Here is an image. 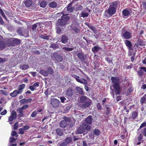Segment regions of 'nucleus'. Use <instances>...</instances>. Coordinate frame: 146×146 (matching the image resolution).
<instances>
[{
    "instance_id": "nucleus-1",
    "label": "nucleus",
    "mask_w": 146,
    "mask_h": 146,
    "mask_svg": "<svg viewBox=\"0 0 146 146\" xmlns=\"http://www.w3.org/2000/svg\"><path fill=\"white\" fill-rule=\"evenodd\" d=\"M111 79L112 83V86L115 89L114 92L115 95L120 94L121 90L120 86L119 78L112 76L111 77Z\"/></svg>"
},
{
    "instance_id": "nucleus-2",
    "label": "nucleus",
    "mask_w": 146,
    "mask_h": 146,
    "mask_svg": "<svg viewBox=\"0 0 146 146\" xmlns=\"http://www.w3.org/2000/svg\"><path fill=\"white\" fill-rule=\"evenodd\" d=\"M70 19L69 16L61 17V18L58 20L57 25L59 26H64L67 24V22Z\"/></svg>"
},
{
    "instance_id": "nucleus-3",
    "label": "nucleus",
    "mask_w": 146,
    "mask_h": 146,
    "mask_svg": "<svg viewBox=\"0 0 146 146\" xmlns=\"http://www.w3.org/2000/svg\"><path fill=\"white\" fill-rule=\"evenodd\" d=\"M21 43L20 40L15 38H12L9 39L8 44L10 46H14L16 45L19 44Z\"/></svg>"
},
{
    "instance_id": "nucleus-4",
    "label": "nucleus",
    "mask_w": 146,
    "mask_h": 146,
    "mask_svg": "<svg viewBox=\"0 0 146 146\" xmlns=\"http://www.w3.org/2000/svg\"><path fill=\"white\" fill-rule=\"evenodd\" d=\"M116 12V10H106L104 13V17H111Z\"/></svg>"
},
{
    "instance_id": "nucleus-5",
    "label": "nucleus",
    "mask_w": 146,
    "mask_h": 146,
    "mask_svg": "<svg viewBox=\"0 0 146 146\" xmlns=\"http://www.w3.org/2000/svg\"><path fill=\"white\" fill-rule=\"evenodd\" d=\"M52 57H53L56 60L59 62H62L63 60L62 56L56 52L53 53Z\"/></svg>"
},
{
    "instance_id": "nucleus-6",
    "label": "nucleus",
    "mask_w": 146,
    "mask_h": 146,
    "mask_svg": "<svg viewBox=\"0 0 146 146\" xmlns=\"http://www.w3.org/2000/svg\"><path fill=\"white\" fill-rule=\"evenodd\" d=\"M131 33L128 31H126L121 35L122 38L125 39H129L132 37Z\"/></svg>"
},
{
    "instance_id": "nucleus-7",
    "label": "nucleus",
    "mask_w": 146,
    "mask_h": 146,
    "mask_svg": "<svg viewBox=\"0 0 146 146\" xmlns=\"http://www.w3.org/2000/svg\"><path fill=\"white\" fill-rule=\"evenodd\" d=\"M59 103L60 101L58 99L55 98H53L51 100V104L54 108L58 107L59 106Z\"/></svg>"
},
{
    "instance_id": "nucleus-8",
    "label": "nucleus",
    "mask_w": 146,
    "mask_h": 146,
    "mask_svg": "<svg viewBox=\"0 0 146 146\" xmlns=\"http://www.w3.org/2000/svg\"><path fill=\"white\" fill-rule=\"evenodd\" d=\"M146 72V67H141L139 68V70L137 71V72L139 77H141L144 74V72Z\"/></svg>"
},
{
    "instance_id": "nucleus-9",
    "label": "nucleus",
    "mask_w": 146,
    "mask_h": 146,
    "mask_svg": "<svg viewBox=\"0 0 146 146\" xmlns=\"http://www.w3.org/2000/svg\"><path fill=\"white\" fill-rule=\"evenodd\" d=\"M119 6V3L117 1H115L111 4L108 9H116L118 8H119L118 7Z\"/></svg>"
},
{
    "instance_id": "nucleus-10",
    "label": "nucleus",
    "mask_w": 146,
    "mask_h": 146,
    "mask_svg": "<svg viewBox=\"0 0 146 146\" xmlns=\"http://www.w3.org/2000/svg\"><path fill=\"white\" fill-rule=\"evenodd\" d=\"M17 118V114L15 110H13L10 116L9 117L8 121L11 122L13 119H15Z\"/></svg>"
},
{
    "instance_id": "nucleus-11",
    "label": "nucleus",
    "mask_w": 146,
    "mask_h": 146,
    "mask_svg": "<svg viewBox=\"0 0 146 146\" xmlns=\"http://www.w3.org/2000/svg\"><path fill=\"white\" fill-rule=\"evenodd\" d=\"M138 112L136 111H134L132 113L131 115L130 116L128 119L131 120H135L138 116Z\"/></svg>"
},
{
    "instance_id": "nucleus-12",
    "label": "nucleus",
    "mask_w": 146,
    "mask_h": 146,
    "mask_svg": "<svg viewBox=\"0 0 146 146\" xmlns=\"http://www.w3.org/2000/svg\"><path fill=\"white\" fill-rule=\"evenodd\" d=\"M70 27L71 30L74 31L73 33L78 34L80 33V29L78 27L74 26L73 24L71 25Z\"/></svg>"
},
{
    "instance_id": "nucleus-13",
    "label": "nucleus",
    "mask_w": 146,
    "mask_h": 146,
    "mask_svg": "<svg viewBox=\"0 0 146 146\" xmlns=\"http://www.w3.org/2000/svg\"><path fill=\"white\" fill-rule=\"evenodd\" d=\"M92 103V101L90 99H88L82 104V107L84 108H89L90 107Z\"/></svg>"
},
{
    "instance_id": "nucleus-14",
    "label": "nucleus",
    "mask_w": 146,
    "mask_h": 146,
    "mask_svg": "<svg viewBox=\"0 0 146 146\" xmlns=\"http://www.w3.org/2000/svg\"><path fill=\"white\" fill-rule=\"evenodd\" d=\"M90 125L84 122L82 124V127L84 130H85L88 131L90 130L91 129Z\"/></svg>"
},
{
    "instance_id": "nucleus-15",
    "label": "nucleus",
    "mask_w": 146,
    "mask_h": 146,
    "mask_svg": "<svg viewBox=\"0 0 146 146\" xmlns=\"http://www.w3.org/2000/svg\"><path fill=\"white\" fill-rule=\"evenodd\" d=\"M124 43L128 48L129 50H133V48L132 47V43L130 41L128 40H125L124 41Z\"/></svg>"
},
{
    "instance_id": "nucleus-16",
    "label": "nucleus",
    "mask_w": 146,
    "mask_h": 146,
    "mask_svg": "<svg viewBox=\"0 0 146 146\" xmlns=\"http://www.w3.org/2000/svg\"><path fill=\"white\" fill-rule=\"evenodd\" d=\"M93 119L91 115H89L85 119V122L91 125L92 123Z\"/></svg>"
},
{
    "instance_id": "nucleus-17",
    "label": "nucleus",
    "mask_w": 146,
    "mask_h": 146,
    "mask_svg": "<svg viewBox=\"0 0 146 146\" xmlns=\"http://www.w3.org/2000/svg\"><path fill=\"white\" fill-rule=\"evenodd\" d=\"M39 84L38 82H35L32 86H30L29 87V89L31 91H33L36 90V88L39 86Z\"/></svg>"
},
{
    "instance_id": "nucleus-18",
    "label": "nucleus",
    "mask_w": 146,
    "mask_h": 146,
    "mask_svg": "<svg viewBox=\"0 0 146 146\" xmlns=\"http://www.w3.org/2000/svg\"><path fill=\"white\" fill-rule=\"evenodd\" d=\"M73 94V91L71 88H68L66 92V95L68 97L72 96Z\"/></svg>"
},
{
    "instance_id": "nucleus-19",
    "label": "nucleus",
    "mask_w": 146,
    "mask_h": 146,
    "mask_svg": "<svg viewBox=\"0 0 146 146\" xmlns=\"http://www.w3.org/2000/svg\"><path fill=\"white\" fill-rule=\"evenodd\" d=\"M135 46L138 48L139 46H142L145 45L144 42L141 39H138L136 41V44H135Z\"/></svg>"
},
{
    "instance_id": "nucleus-20",
    "label": "nucleus",
    "mask_w": 146,
    "mask_h": 146,
    "mask_svg": "<svg viewBox=\"0 0 146 146\" xmlns=\"http://www.w3.org/2000/svg\"><path fill=\"white\" fill-rule=\"evenodd\" d=\"M68 37L65 35H63L62 36L60 41L64 44H66L68 42Z\"/></svg>"
},
{
    "instance_id": "nucleus-21",
    "label": "nucleus",
    "mask_w": 146,
    "mask_h": 146,
    "mask_svg": "<svg viewBox=\"0 0 146 146\" xmlns=\"http://www.w3.org/2000/svg\"><path fill=\"white\" fill-rule=\"evenodd\" d=\"M77 56L81 62H83L84 61V56L82 52H81L78 53Z\"/></svg>"
},
{
    "instance_id": "nucleus-22",
    "label": "nucleus",
    "mask_w": 146,
    "mask_h": 146,
    "mask_svg": "<svg viewBox=\"0 0 146 146\" xmlns=\"http://www.w3.org/2000/svg\"><path fill=\"white\" fill-rule=\"evenodd\" d=\"M21 94L17 90H14L13 92L11 93L10 94V96L12 97H15L17 96L18 94Z\"/></svg>"
},
{
    "instance_id": "nucleus-23",
    "label": "nucleus",
    "mask_w": 146,
    "mask_h": 146,
    "mask_svg": "<svg viewBox=\"0 0 146 146\" xmlns=\"http://www.w3.org/2000/svg\"><path fill=\"white\" fill-rule=\"evenodd\" d=\"M56 133L59 136H62L63 134L62 129L60 128H57L56 130Z\"/></svg>"
},
{
    "instance_id": "nucleus-24",
    "label": "nucleus",
    "mask_w": 146,
    "mask_h": 146,
    "mask_svg": "<svg viewBox=\"0 0 146 146\" xmlns=\"http://www.w3.org/2000/svg\"><path fill=\"white\" fill-rule=\"evenodd\" d=\"M25 85L24 84H22L19 85L18 86V90L19 92L21 94L23 92V90L25 88Z\"/></svg>"
},
{
    "instance_id": "nucleus-25",
    "label": "nucleus",
    "mask_w": 146,
    "mask_h": 146,
    "mask_svg": "<svg viewBox=\"0 0 146 146\" xmlns=\"http://www.w3.org/2000/svg\"><path fill=\"white\" fill-rule=\"evenodd\" d=\"M140 103L141 105L146 104V94H145L141 98L140 100Z\"/></svg>"
},
{
    "instance_id": "nucleus-26",
    "label": "nucleus",
    "mask_w": 146,
    "mask_h": 146,
    "mask_svg": "<svg viewBox=\"0 0 146 146\" xmlns=\"http://www.w3.org/2000/svg\"><path fill=\"white\" fill-rule=\"evenodd\" d=\"M48 5L50 7L55 8L57 6V4L55 1H52L49 3Z\"/></svg>"
},
{
    "instance_id": "nucleus-27",
    "label": "nucleus",
    "mask_w": 146,
    "mask_h": 146,
    "mask_svg": "<svg viewBox=\"0 0 146 146\" xmlns=\"http://www.w3.org/2000/svg\"><path fill=\"white\" fill-rule=\"evenodd\" d=\"M26 7H30L33 4V2L31 0H27L24 3Z\"/></svg>"
},
{
    "instance_id": "nucleus-28",
    "label": "nucleus",
    "mask_w": 146,
    "mask_h": 146,
    "mask_svg": "<svg viewBox=\"0 0 146 146\" xmlns=\"http://www.w3.org/2000/svg\"><path fill=\"white\" fill-rule=\"evenodd\" d=\"M84 131L82 127H79L77 129L76 134H81Z\"/></svg>"
},
{
    "instance_id": "nucleus-29",
    "label": "nucleus",
    "mask_w": 146,
    "mask_h": 146,
    "mask_svg": "<svg viewBox=\"0 0 146 146\" xmlns=\"http://www.w3.org/2000/svg\"><path fill=\"white\" fill-rule=\"evenodd\" d=\"M73 10H63L61 13L63 15H68V13L72 12Z\"/></svg>"
},
{
    "instance_id": "nucleus-30",
    "label": "nucleus",
    "mask_w": 146,
    "mask_h": 146,
    "mask_svg": "<svg viewBox=\"0 0 146 146\" xmlns=\"http://www.w3.org/2000/svg\"><path fill=\"white\" fill-rule=\"evenodd\" d=\"M60 126L62 128H65L67 126V123L66 121L62 120L60 123Z\"/></svg>"
},
{
    "instance_id": "nucleus-31",
    "label": "nucleus",
    "mask_w": 146,
    "mask_h": 146,
    "mask_svg": "<svg viewBox=\"0 0 146 146\" xmlns=\"http://www.w3.org/2000/svg\"><path fill=\"white\" fill-rule=\"evenodd\" d=\"M76 92L78 93L79 94L81 95H84V93L83 92L82 89L79 87H76Z\"/></svg>"
},
{
    "instance_id": "nucleus-32",
    "label": "nucleus",
    "mask_w": 146,
    "mask_h": 146,
    "mask_svg": "<svg viewBox=\"0 0 146 146\" xmlns=\"http://www.w3.org/2000/svg\"><path fill=\"white\" fill-rule=\"evenodd\" d=\"M101 48L97 46H95L92 47V52L95 53V52H97Z\"/></svg>"
},
{
    "instance_id": "nucleus-33",
    "label": "nucleus",
    "mask_w": 146,
    "mask_h": 146,
    "mask_svg": "<svg viewBox=\"0 0 146 146\" xmlns=\"http://www.w3.org/2000/svg\"><path fill=\"white\" fill-rule=\"evenodd\" d=\"M9 91L6 90H0V94H1L5 96H7L9 95Z\"/></svg>"
},
{
    "instance_id": "nucleus-34",
    "label": "nucleus",
    "mask_w": 146,
    "mask_h": 146,
    "mask_svg": "<svg viewBox=\"0 0 146 146\" xmlns=\"http://www.w3.org/2000/svg\"><path fill=\"white\" fill-rule=\"evenodd\" d=\"M47 5V3L46 1H42L40 3L39 6L41 7L44 8Z\"/></svg>"
},
{
    "instance_id": "nucleus-35",
    "label": "nucleus",
    "mask_w": 146,
    "mask_h": 146,
    "mask_svg": "<svg viewBox=\"0 0 146 146\" xmlns=\"http://www.w3.org/2000/svg\"><path fill=\"white\" fill-rule=\"evenodd\" d=\"M89 98L85 96H82L80 97V101L81 103H83L86 101Z\"/></svg>"
},
{
    "instance_id": "nucleus-36",
    "label": "nucleus",
    "mask_w": 146,
    "mask_h": 146,
    "mask_svg": "<svg viewBox=\"0 0 146 146\" xmlns=\"http://www.w3.org/2000/svg\"><path fill=\"white\" fill-rule=\"evenodd\" d=\"M133 88L132 86L129 87L127 89L126 93L127 95H129L133 91Z\"/></svg>"
},
{
    "instance_id": "nucleus-37",
    "label": "nucleus",
    "mask_w": 146,
    "mask_h": 146,
    "mask_svg": "<svg viewBox=\"0 0 146 146\" xmlns=\"http://www.w3.org/2000/svg\"><path fill=\"white\" fill-rule=\"evenodd\" d=\"M39 37L42 39H44L48 40L49 38V36L48 35H46L45 34H41L39 35Z\"/></svg>"
},
{
    "instance_id": "nucleus-38",
    "label": "nucleus",
    "mask_w": 146,
    "mask_h": 146,
    "mask_svg": "<svg viewBox=\"0 0 146 146\" xmlns=\"http://www.w3.org/2000/svg\"><path fill=\"white\" fill-rule=\"evenodd\" d=\"M29 66L28 65L24 64L20 66V69L23 70H26L28 69Z\"/></svg>"
},
{
    "instance_id": "nucleus-39",
    "label": "nucleus",
    "mask_w": 146,
    "mask_h": 146,
    "mask_svg": "<svg viewBox=\"0 0 146 146\" xmlns=\"http://www.w3.org/2000/svg\"><path fill=\"white\" fill-rule=\"evenodd\" d=\"M93 131V133L95 135L99 136L100 134V130L98 129L95 128Z\"/></svg>"
},
{
    "instance_id": "nucleus-40",
    "label": "nucleus",
    "mask_w": 146,
    "mask_h": 146,
    "mask_svg": "<svg viewBox=\"0 0 146 146\" xmlns=\"http://www.w3.org/2000/svg\"><path fill=\"white\" fill-rule=\"evenodd\" d=\"M72 138L70 137H68L65 139V143L67 144L70 143L72 142Z\"/></svg>"
},
{
    "instance_id": "nucleus-41",
    "label": "nucleus",
    "mask_w": 146,
    "mask_h": 146,
    "mask_svg": "<svg viewBox=\"0 0 146 146\" xmlns=\"http://www.w3.org/2000/svg\"><path fill=\"white\" fill-rule=\"evenodd\" d=\"M6 46L5 43L3 41H0V49H2L5 48Z\"/></svg>"
},
{
    "instance_id": "nucleus-42",
    "label": "nucleus",
    "mask_w": 146,
    "mask_h": 146,
    "mask_svg": "<svg viewBox=\"0 0 146 146\" xmlns=\"http://www.w3.org/2000/svg\"><path fill=\"white\" fill-rule=\"evenodd\" d=\"M63 50L64 52H66L72 51L73 50V48L64 47L63 48Z\"/></svg>"
},
{
    "instance_id": "nucleus-43",
    "label": "nucleus",
    "mask_w": 146,
    "mask_h": 146,
    "mask_svg": "<svg viewBox=\"0 0 146 146\" xmlns=\"http://www.w3.org/2000/svg\"><path fill=\"white\" fill-rule=\"evenodd\" d=\"M37 25L36 23H35L32 26V29L31 32H34L36 29Z\"/></svg>"
},
{
    "instance_id": "nucleus-44",
    "label": "nucleus",
    "mask_w": 146,
    "mask_h": 146,
    "mask_svg": "<svg viewBox=\"0 0 146 146\" xmlns=\"http://www.w3.org/2000/svg\"><path fill=\"white\" fill-rule=\"evenodd\" d=\"M39 73L43 76H47L48 74V72L44 70H41L39 71Z\"/></svg>"
},
{
    "instance_id": "nucleus-45",
    "label": "nucleus",
    "mask_w": 146,
    "mask_h": 146,
    "mask_svg": "<svg viewBox=\"0 0 146 146\" xmlns=\"http://www.w3.org/2000/svg\"><path fill=\"white\" fill-rule=\"evenodd\" d=\"M89 14L88 13L83 12H82L80 14V17H83L84 18L88 16Z\"/></svg>"
},
{
    "instance_id": "nucleus-46",
    "label": "nucleus",
    "mask_w": 146,
    "mask_h": 146,
    "mask_svg": "<svg viewBox=\"0 0 146 146\" xmlns=\"http://www.w3.org/2000/svg\"><path fill=\"white\" fill-rule=\"evenodd\" d=\"M50 47L56 49L59 48L58 45L57 44L55 43H53L51 44Z\"/></svg>"
},
{
    "instance_id": "nucleus-47",
    "label": "nucleus",
    "mask_w": 146,
    "mask_h": 146,
    "mask_svg": "<svg viewBox=\"0 0 146 146\" xmlns=\"http://www.w3.org/2000/svg\"><path fill=\"white\" fill-rule=\"evenodd\" d=\"M122 14L124 16H127L129 14V12L127 10H123L122 11Z\"/></svg>"
},
{
    "instance_id": "nucleus-48",
    "label": "nucleus",
    "mask_w": 146,
    "mask_h": 146,
    "mask_svg": "<svg viewBox=\"0 0 146 146\" xmlns=\"http://www.w3.org/2000/svg\"><path fill=\"white\" fill-rule=\"evenodd\" d=\"M17 110L19 111V117H22L23 116V110L21 109L20 108L17 109Z\"/></svg>"
},
{
    "instance_id": "nucleus-49",
    "label": "nucleus",
    "mask_w": 146,
    "mask_h": 146,
    "mask_svg": "<svg viewBox=\"0 0 146 146\" xmlns=\"http://www.w3.org/2000/svg\"><path fill=\"white\" fill-rule=\"evenodd\" d=\"M135 52L133 53L132 55L131 56V62H133L135 60H136V58L135 57Z\"/></svg>"
},
{
    "instance_id": "nucleus-50",
    "label": "nucleus",
    "mask_w": 146,
    "mask_h": 146,
    "mask_svg": "<svg viewBox=\"0 0 146 146\" xmlns=\"http://www.w3.org/2000/svg\"><path fill=\"white\" fill-rule=\"evenodd\" d=\"M78 82L84 84H87V81L84 79L83 78L80 79Z\"/></svg>"
},
{
    "instance_id": "nucleus-51",
    "label": "nucleus",
    "mask_w": 146,
    "mask_h": 146,
    "mask_svg": "<svg viewBox=\"0 0 146 146\" xmlns=\"http://www.w3.org/2000/svg\"><path fill=\"white\" fill-rule=\"evenodd\" d=\"M56 33L57 34H62V30L61 28L60 27H57L56 28Z\"/></svg>"
},
{
    "instance_id": "nucleus-52",
    "label": "nucleus",
    "mask_w": 146,
    "mask_h": 146,
    "mask_svg": "<svg viewBox=\"0 0 146 146\" xmlns=\"http://www.w3.org/2000/svg\"><path fill=\"white\" fill-rule=\"evenodd\" d=\"M72 76L73 77L76 79V81L78 82L80 79H79V76L76 75L75 74H73L72 75Z\"/></svg>"
},
{
    "instance_id": "nucleus-53",
    "label": "nucleus",
    "mask_w": 146,
    "mask_h": 146,
    "mask_svg": "<svg viewBox=\"0 0 146 146\" xmlns=\"http://www.w3.org/2000/svg\"><path fill=\"white\" fill-rule=\"evenodd\" d=\"M11 135L12 136H15L16 137L18 136V135L17 134L16 131H12Z\"/></svg>"
},
{
    "instance_id": "nucleus-54",
    "label": "nucleus",
    "mask_w": 146,
    "mask_h": 146,
    "mask_svg": "<svg viewBox=\"0 0 146 146\" xmlns=\"http://www.w3.org/2000/svg\"><path fill=\"white\" fill-rule=\"evenodd\" d=\"M74 2H73V1H72V2L70 3L67 7L66 8L67 9H73L72 8V4Z\"/></svg>"
},
{
    "instance_id": "nucleus-55",
    "label": "nucleus",
    "mask_w": 146,
    "mask_h": 146,
    "mask_svg": "<svg viewBox=\"0 0 146 146\" xmlns=\"http://www.w3.org/2000/svg\"><path fill=\"white\" fill-rule=\"evenodd\" d=\"M88 27L89 28H90L91 29V30H92L94 32H95L96 31V29L93 26H91L89 25H88Z\"/></svg>"
},
{
    "instance_id": "nucleus-56",
    "label": "nucleus",
    "mask_w": 146,
    "mask_h": 146,
    "mask_svg": "<svg viewBox=\"0 0 146 146\" xmlns=\"http://www.w3.org/2000/svg\"><path fill=\"white\" fill-rule=\"evenodd\" d=\"M63 119H64V120L66 121L70 122H71V120L70 118L67 117L66 116H64V117Z\"/></svg>"
},
{
    "instance_id": "nucleus-57",
    "label": "nucleus",
    "mask_w": 146,
    "mask_h": 146,
    "mask_svg": "<svg viewBox=\"0 0 146 146\" xmlns=\"http://www.w3.org/2000/svg\"><path fill=\"white\" fill-rule=\"evenodd\" d=\"M47 71L49 74H52L53 72V70L51 67H50L48 68Z\"/></svg>"
},
{
    "instance_id": "nucleus-58",
    "label": "nucleus",
    "mask_w": 146,
    "mask_h": 146,
    "mask_svg": "<svg viewBox=\"0 0 146 146\" xmlns=\"http://www.w3.org/2000/svg\"><path fill=\"white\" fill-rule=\"evenodd\" d=\"M145 126H146V122H144L141 124L139 128V129H141L143 127Z\"/></svg>"
},
{
    "instance_id": "nucleus-59",
    "label": "nucleus",
    "mask_w": 146,
    "mask_h": 146,
    "mask_svg": "<svg viewBox=\"0 0 146 146\" xmlns=\"http://www.w3.org/2000/svg\"><path fill=\"white\" fill-rule=\"evenodd\" d=\"M60 99L61 100V101L62 103H64L65 102V101L66 100V98L63 96L60 97Z\"/></svg>"
},
{
    "instance_id": "nucleus-60",
    "label": "nucleus",
    "mask_w": 146,
    "mask_h": 146,
    "mask_svg": "<svg viewBox=\"0 0 146 146\" xmlns=\"http://www.w3.org/2000/svg\"><path fill=\"white\" fill-rule=\"evenodd\" d=\"M18 126V122H17L14 125V129L15 130H17V129Z\"/></svg>"
},
{
    "instance_id": "nucleus-61",
    "label": "nucleus",
    "mask_w": 146,
    "mask_h": 146,
    "mask_svg": "<svg viewBox=\"0 0 146 146\" xmlns=\"http://www.w3.org/2000/svg\"><path fill=\"white\" fill-rule=\"evenodd\" d=\"M17 139H15L13 137H11L10 138V142L11 143H12L13 142L15 141Z\"/></svg>"
},
{
    "instance_id": "nucleus-62",
    "label": "nucleus",
    "mask_w": 146,
    "mask_h": 146,
    "mask_svg": "<svg viewBox=\"0 0 146 146\" xmlns=\"http://www.w3.org/2000/svg\"><path fill=\"white\" fill-rule=\"evenodd\" d=\"M84 5L83 4H82L81 5H78L77 7V9H82Z\"/></svg>"
},
{
    "instance_id": "nucleus-63",
    "label": "nucleus",
    "mask_w": 146,
    "mask_h": 146,
    "mask_svg": "<svg viewBox=\"0 0 146 146\" xmlns=\"http://www.w3.org/2000/svg\"><path fill=\"white\" fill-rule=\"evenodd\" d=\"M105 60L107 61L108 63H110L112 62L111 60L110 59V58L108 57H106L105 58Z\"/></svg>"
},
{
    "instance_id": "nucleus-64",
    "label": "nucleus",
    "mask_w": 146,
    "mask_h": 146,
    "mask_svg": "<svg viewBox=\"0 0 146 146\" xmlns=\"http://www.w3.org/2000/svg\"><path fill=\"white\" fill-rule=\"evenodd\" d=\"M143 135L145 137H146V127L144 128L142 131Z\"/></svg>"
}]
</instances>
